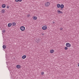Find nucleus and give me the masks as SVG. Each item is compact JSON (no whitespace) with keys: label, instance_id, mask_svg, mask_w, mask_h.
<instances>
[{"label":"nucleus","instance_id":"obj_1","mask_svg":"<svg viewBox=\"0 0 79 79\" xmlns=\"http://www.w3.org/2000/svg\"><path fill=\"white\" fill-rule=\"evenodd\" d=\"M50 3L48 2H47L45 3V6L46 7H48V6H50Z\"/></svg>","mask_w":79,"mask_h":79},{"label":"nucleus","instance_id":"obj_2","mask_svg":"<svg viewBox=\"0 0 79 79\" xmlns=\"http://www.w3.org/2000/svg\"><path fill=\"white\" fill-rule=\"evenodd\" d=\"M42 29L43 30H46L47 29V25H44L42 27Z\"/></svg>","mask_w":79,"mask_h":79},{"label":"nucleus","instance_id":"obj_3","mask_svg":"<svg viewBox=\"0 0 79 79\" xmlns=\"http://www.w3.org/2000/svg\"><path fill=\"white\" fill-rule=\"evenodd\" d=\"M66 46L67 47H70L71 45V44L69 43H67L66 44Z\"/></svg>","mask_w":79,"mask_h":79},{"label":"nucleus","instance_id":"obj_4","mask_svg":"<svg viewBox=\"0 0 79 79\" xmlns=\"http://www.w3.org/2000/svg\"><path fill=\"white\" fill-rule=\"evenodd\" d=\"M20 30L22 31H24L25 30V27L23 26L21 27H20Z\"/></svg>","mask_w":79,"mask_h":79},{"label":"nucleus","instance_id":"obj_5","mask_svg":"<svg viewBox=\"0 0 79 79\" xmlns=\"http://www.w3.org/2000/svg\"><path fill=\"white\" fill-rule=\"evenodd\" d=\"M57 13L58 14H60V13H62V14L63 13V12H62V11H60L59 10H57Z\"/></svg>","mask_w":79,"mask_h":79},{"label":"nucleus","instance_id":"obj_6","mask_svg":"<svg viewBox=\"0 0 79 79\" xmlns=\"http://www.w3.org/2000/svg\"><path fill=\"white\" fill-rule=\"evenodd\" d=\"M12 26H15L16 25V23L15 22H13L12 24Z\"/></svg>","mask_w":79,"mask_h":79},{"label":"nucleus","instance_id":"obj_7","mask_svg":"<svg viewBox=\"0 0 79 79\" xmlns=\"http://www.w3.org/2000/svg\"><path fill=\"white\" fill-rule=\"evenodd\" d=\"M33 19H34V20H36V19H37V17L34 16L33 17Z\"/></svg>","mask_w":79,"mask_h":79},{"label":"nucleus","instance_id":"obj_8","mask_svg":"<svg viewBox=\"0 0 79 79\" xmlns=\"http://www.w3.org/2000/svg\"><path fill=\"white\" fill-rule=\"evenodd\" d=\"M60 7L61 8H64V5H63V4H61Z\"/></svg>","mask_w":79,"mask_h":79},{"label":"nucleus","instance_id":"obj_9","mask_svg":"<svg viewBox=\"0 0 79 79\" xmlns=\"http://www.w3.org/2000/svg\"><path fill=\"white\" fill-rule=\"evenodd\" d=\"M50 52L51 53H54V50L53 49H52L50 51Z\"/></svg>","mask_w":79,"mask_h":79},{"label":"nucleus","instance_id":"obj_10","mask_svg":"<svg viewBox=\"0 0 79 79\" xmlns=\"http://www.w3.org/2000/svg\"><path fill=\"white\" fill-rule=\"evenodd\" d=\"M12 25V24H11V23H9L8 25V27H11Z\"/></svg>","mask_w":79,"mask_h":79},{"label":"nucleus","instance_id":"obj_11","mask_svg":"<svg viewBox=\"0 0 79 79\" xmlns=\"http://www.w3.org/2000/svg\"><path fill=\"white\" fill-rule=\"evenodd\" d=\"M22 58L23 59H25L26 58V56L24 55L22 56Z\"/></svg>","mask_w":79,"mask_h":79},{"label":"nucleus","instance_id":"obj_12","mask_svg":"<svg viewBox=\"0 0 79 79\" xmlns=\"http://www.w3.org/2000/svg\"><path fill=\"white\" fill-rule=\"evenodd\" d=\"M60 4H58L57 5V7L58 8H60Z\"/></svg>","mask_w":79,"mask_h":79},{"label":"nucleus","instance_id":"obj_13","mask_svg":"<svg viewBox=\"0 0 79 79\" xmlns=\"http://www.w3.org/2000/svg\"><path fill=\"white\" fill-rule=\"evenodd\" d=\"M6 5H5V4H3L2 5V7L3 8H5V7H6Z\"/></svg>","mask_w":79,"mask_h":79},{"label":"nucleus","instance_id":"obj_14","mask_svg":"<svg viewBox=\"0 0 79 79\" xmlns=\"http://www.w3.org/2000/svg\"><path fill=\"white\" fill-rule=\"evenodd\" d=\"M5 12V11L4 10H2L1 11V13H4Z\"/></svg>","mask_w":79,"mask_h":79},{"label":"nucleus","instance_id":"obj_15","mask_svg":"<svg viewBox=\"0 0 79 79\" xmlns=\"http://www.w3.org/2000/svg\"><path fill=\"white\" fill-rule=\"evenodd\" d=\"M16 67L17 68H21V66L19 65H17L16 66Z\"/></svg>","mask_w":79,"mask_h":79},{"label":"nucleus","instance_id":"obj_16","mask_svg":"<svg viewBox=\"0 0 79 79\" xmlns=\"http://www.w3.org/2000/svg\"><path fill=\"white\" fill-rule=\"evenodd\" d=\"M39 39H38L36 40V42L37 43H39Z\"/></svg>","mask_w":79,"mask_h":79},{"label":"nucleus","instance_id":"obj_17","mask_svg":"<svg viewBox=\"0 0 79 79\" xmlns=\"http://www.w3.org/2000/svg\"><path fill=\"white\" fill-rule=\"evenodd\" d=\"M2 47L4 49H5L6 48V46L4 45Z\"/></svg>","mask_w":79,"mask_h":79},{"label":"nucleus","instance_id":"obj_18","mask_svg":"<svg viewBox=\"0 0 79 79\" xmlns=\"http://www.w3.org/2000/svg\"><path fill=\"white\" fill-rule=\"evenodd\" d=\"M68 47L66 46L65 47L64 49L65 50H67L68 49Z\"/></svg>","mask_w":79,"mask_h":79},{"label":"nucleus","instance_id":"obj_19","mask_svg":"<svg viewBox=\"0 0 79 79\" xmlns=\"http://www.w3.org/2000/svg\"><path fill=\"white\" fill-rule=\"evenodd\" d=\"M41 74L42 75H44V72H41Z\"/></svg>","mask_w":79,"mask_h":79},{"label":"nucleus","instance_id":"obj_20","mask_svg":"<svg viewBox=\"0 0 79 79\" xmlns=\"http://www.w3.org/2000/svg\"><path fill=\"white\" fill-rule=\"evenodd\" d=\"M30 14H28L27 15V17H30Z\"/></svg>","mask_w":79,"mask_h":79},{"label":"nucleus","instance_id":"obj_21","mask_svg":"<svg viewBox=\"0 0 79 79\" xmlns=\"http://www.w3.org/2000/svg\"><path fill=\"white\" fill-rule=\"evenodd\" d=\"M60 30L61 31H62V30H63V28H60Z\"/></svg>","mask_w":79,"mask_h":79},{"label":"nucleus","instance_id":"obj_22","mask_svg":"<svg viewBox=\"0 0 79 79\" xmlns=\"http://www.w3.org/2000/svg\"><path fill=\"white\" fill-rule=\"evenodd\" d=\"M23 0H19V2H22V1Z\"/></svg>","mask_w":79,"mask_h":79},{"label":"nucleus","instance_id":"obj_23","mask_svg":"<svg viewBox=\"0 0 79 79\" xmlns=\"http://www.w3.org/2000/svg\"><path fill=\"white\" fill-rule=\"evenodd\" d=\"M15 1L16 2H19V0H15Z\"/></svg>","mask_w":79,"mask_h":79},{"label":"nucleus","instance_id":"obj_24","mask_svg":"<svg viewBox=\"0 0 79 79\" xmlns=\"http://www.w3.org/2000/svg\"><path fill=\"white\" fill-rule=\"evenodd\" d=\"M9 7H10L9 6H7V8H9Z\"/></svg>","mask_w":79,"mask_h":79},{"label":"nucleus","instance_id":"obj_25","mask_svg":"<svg viewBox=\"0 0 79 79\" xmlns=\"http://www.w3.org/2000/svg\"><path fill=\"white\" fill-rule=\"evenodd\" d=\"M2 32H5V31L3 30Z\"/></svg>","mask_w":79,"mask_h":79},{"label":"nucleus","instance_id":"obj_26","mask_svg":"<svg viewBox=\"0 0 79 79\" xmlns=\"http://www.w3.org/2000/svg\"><path fill=\"white\" fill-rule=\"evenodd\" d=\"M41 34L42 35H44V33H42Z\"/></svg>","mask_w":79,"mask_h":79},{"label":"nucleus","instance_id":"obj_27","mask_svg":"<svg viewBox=\"0 0 79 79\" xmlns=\"http://www.w3.org/2000/svg\"><path fill=\"white\" fill-rule=\"evenodd\" d=\"M78 66L79 67V64H78Z\"/></svg>","mask_w":79,"mask_h":79},{"label":"nucleus","instance_id":"obj_28","mask_svg":"<svg viewBox=\"0 0 79 79\" xmlns=\"http://www.w3.org/2000/svg\"><path fill=\"white\" fill-rule=\"evenodd\" d=\"M53 24H54V23H55V22H53Z\"/></svg>","mask_w":79,"mask_h":79}]
</instances>
